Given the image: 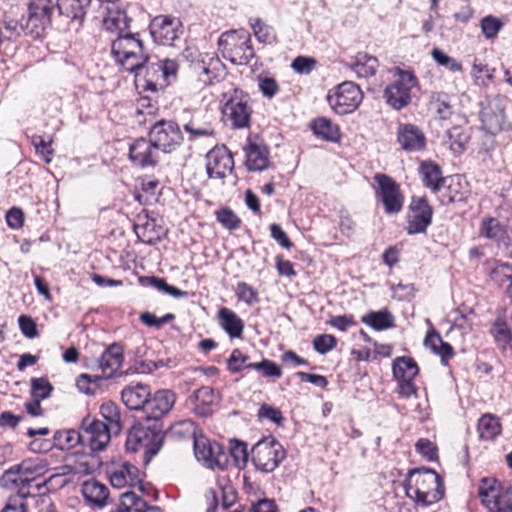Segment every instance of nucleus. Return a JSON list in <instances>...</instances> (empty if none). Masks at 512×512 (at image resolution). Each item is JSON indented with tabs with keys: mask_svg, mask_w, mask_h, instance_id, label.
<instances>
[{
	"mask_svg": "<svg viewBox=\"0 0 512 512\" xmlns=\"http://www.w3.org/2000/svg\"><path fill=\"white\" fill-rule=\"evenodd\" d=\"M82 494L88 502L103 507L106 505L109 490L104 484L91 479L82 484Z\"/></svg>",
	"mask_w": 512,
	"mask_h": 512,
	"instance_id": "obj_34",
	"label": "nucleus"
},
{
	"mask_svg": "<svg viewBox=\"0 0 512 512\" xmlns=\"http://www.w3.org/2000/svg\"><path fill=\"white\" fill-rule=\"evenodd\" d=\"M490 512H512V487L500 491L494 499L484 505Z\"/></svg>",
	"mask_w": 512,
	"mask_h": 512,
	"instance_id": "obj_42",
	"label": "nucleus"
},
{
	"mask_svg": "<svg viewBox=\"0 0 512 512\" xmlns=\"http://www.w3.org/2000/svg\"><path fill=\"white\" fill-rule=\"evenodd\" d=\"M337 345V339L331 334H320L313 339V348L319 354H326Z\"/></svg>",
	"mask_w": 512,
	"mask_h": 512,
	"instance_id": "obj_54",
	"label": "nucleus"
},
{
	"mask_svg": "<svg viewBox=\"0 0 512 512\" xmlns=\"http://www.w3.org/2000/svg\"><path fill=\"white\" fill-rule=\"evenodd\" d=\"M392 372L396 380L414 379L419 373V368L413 358L402 356L393 361Z\"/></svg>",
	"mask_w": 512,
	"mask_h": 512,
	"instance_id": "obj_37",
	"label": "nucleus"
},
{
	"mask_svg": "<svg viewBox=\"0 0 512 512\" xmlns=\"http://www.w3.org/2000/svg\"><path fill=\"white\" fill-rule=\"evenodd\" d=\"M219 399V393L209 386L196 389L190 396V401L194 404L193 412L201 418L212 415L213 406L218 403Z\"/></svg>",
	"mask_w": 512,
	"mask_h": 512,
	"instance_id": "obj_25",
	"label": "nucleus"
},
{
	"mask_svg": "<svg viewBox=\"0 0 512 512\" xmlns=\"http://www.w3.org/2000/svg\"><path fill=\"white\" fill-rule=\"evenodd\" d=\"M151 394V388L143 383H131L123 388L121 400L130 410H141L144 412Z\"/></svg>",
	"mask_w": 512,
	"mask_h": 512,
	"instance_id": "obj_26",
	"label": "nucleus"
},
{
	"mask_svg": "<svg viewBox=\"0 0 512 512\" xmlns=\"http://www.w3.org/2000/svg\"><path fill=\"white\" fill-rule=\"evenodd\" d=\"M217 221L226 229L233 231L240 227L241 220L230 208L224 207L215 213Z\"/></svg>",
	"mask_w": 512,
	"mask_h": 512,
	"instance_id": "obj_50",
	"label": "nucleus"
},
{
	"mask_svg": "<svg viewBox=\"0 0 512 512\" xmlns=\"http://www.w3.org/2000/svg\"><path fill=\"white\" fill-rule=\"evenodd\" d=\"M81 428L85 434V443L88 442L92 451L103 450L110 442L111 435L114 434L109 425L89 415L82 419Z\"/></svg>",
	"mask_w": 512,
	"mask_h": 512,
	"instance_id": "obj_18",
	"label": "nucleus"
},
{
	"mask_svg": "<svg viewBox=\"0 0 512 512\" xmlns=\"http://www.w3.org/2000/svg\"><path fill=\"white\" fill-rule=\"evenodd\" d=\"M480 232L482 236L495 241L503 240L507 234L505 227L492 217L483 219Z\"/></svg>",
	"mask_w": 512,
	"mask_h": 512,
	"instance_id": "obj_44",
	"label": "nucleus"
},
{
	"mask_svg": "<svg viewBox=\"0 0 512 512\" xmlns=\"http://www.w3.org/2000/svg\"><path fill=\"white\" fill-rule=\"evenodd\" d=\"M249 24L260 43L273 44L277 41L274 28L263 22L260 18L250 19Z\"/></svg>",
	"mask_w": 512,
	"mask_h": 512,
	"instance_id": "obj_41",
	"label": "nucleus"
},
{
	"mask_svg": "<svg viewBox=\"0 0 512 512\" xmlns=\"http://www.w3.org/2000/svg\"><path fill=\"white\" fill-rule=\"evenodd\" d=\"M179 65L176 60L164 59L151 62L147 55V61L139 65V68L130 70L134 75V81L138 88L144 91L156 92L167 87L176 79Z\"/></svg>",
	"mask_w": 512,
	"mask_h": 512,
	"instance_id": "obj_2",
	"label": "nucleus"
},
{
	"mask_svg": "<svg viewBox=\"0 0 512 512\" xmlns=\"http://www.w3.org/2000/svg\"><path fill=\"white\" fill-rule=\"evenodd\" d=\"M132 18L127 15L123 9H109L107 16L103 20V25L107 31L117 32L119 34L128 33Z\"/></svg>",
	"mask_w": 512,
	"mask_h": 512,
	"instance_id": "obj_32",
	"label": "nucleus"
},
{
	"mask_svg": "<svg viewBox=\"0 0 512 512\" xmlns=\"http://www.w3.org/2000/svg\"><path fill=\"white\" fill-rule=\"evenodd\" d=\"M78 444H85V434L75 430H57L53 436V447L59 450H70Z\"/></svg>",
	"mask_w": 512,
	"mask_h": 512,
	"instance_id": "obj_35",
	"label": "nucleus"
},
{
	"mask_svg": "<svg viewBox=\"0 0 512 512\" xmlns=\"http://www.w3.org/2000/svg\"><path fill=\"white\" fill-rule=\"evenodd\" d=\"M149 137L157 149L165 153L174 151L183 141L179 125L171 120L156 122L149 131Z\"/></svg>",
	"mask_w": 512,
	"mask_h": 512,
	"instance_id": "obj_17",
	"label": "nucleus"
},
{
	"mask_svg": "<svg viewBox=\"0 0 512 512\" xmlns=\"http://www.w3.org/2000/svg\"><path fill=\"white\" fill-rule=\"evenodd\" d=\"M363 100L360 87L351 81H345L328 92L327 101L338 115L354 112Z\"/></svg>",
	"mask_w": 512,
	"mask_h": 512,
	"instance_id": "obj_8",
	"label": "nucleus"
},
{
	"mask_svg": "<svg viewBox=\"0 0 512 512\" xmlns=\"http://www.w3.org/2000/svg\"><path fill=\"white\" fill-rule=\"evenodd\" d=\"M417 85L416 76L410 71L398 70L397 79L384 90V98L395 110H401L411 102V89Z\"/></svg>",
	"mask_w": 512,
	"mask_h": 512,
	"instance_id": "obj_14",
	"label": "nucleus"
},
{
	"mask_svg": "<svg viewBox=\"0 0 512 512\" xmlns=\"http://www.w3.org/2000/svg\"><path fill=\"white\" fill-rule=\"evenodd\" d=\"M140 321L148 327L160 329L164 324L169 323L175 319L173 313H167L164 316L158 318L151 312H143L139 317Z\"/></svg>",
	"mask_w": 512,
	"mask_h": 512,
	"instance_id": "obj_55",
	"label": "nucleus"
},
{
	"mask_svg": "<svg viewBox=\"0 0 512 512\" xmlns=\"http://www.w3.org/2000/svg\"><path fill=\"white\" fill-rule=\"evenodd\" d=\"M250 367L253 370L261 371L262 374L266 377L279 378L282 375L280 367L269 359L264 358L261 362L253 363V365H250Z\"/></svg>",
	"mask_w": 512,
	"mask_h": 512,
	"instance_id": "obj_56",
	"label": "nucleus"
},
{
	"mask_svg": "<svg viewBox=\"0 0 512 512\" xmlns=\"http://www.w3.org/2000/svg\"><path fill=\"white\" fill-rule=\"evenodd\" d=\"M252 112L248 94L239 89L232 92L222 108L225 121L234 129L248 128Z\"/></svg>",
	"mask_w": 512,
	"mask_h": 512,
	"instance_id": "obj_9",
	"label": "nucleus"
},
{
	"mask_svg": "<svg viewBox=\"0 0 512 512\" xmlns=\"http://www.w3.org/2000/svg\"><path fill=\"white\" fill-rule=\"evenodd\" d=\"M502 430L500 419L491 414L483 415L478 421V431L483 440H493Z\"/></svg>",
	"mask_w": 512,
	"mask_h": 512,
	"instance_id": "obj_39",
	"label": "nucleus"
},
{
	"mask_svg": "<svg viewBox=\"0 0 512 512\" xmlns=\"http://www.w3.org/2000/svg\"><path fill=\"white\" fill-rule=\"evenodd\" d=\"M245 166L249 171H263L270 166V151L267 145L248 140L244 147Z\"/></svg>",
	"mask_w": 512,
	"mask_h": 512,
	"instance_id": "obj_24",
	"label": "nucleus"
},
{
	"mask_svg": "<svg viewBox=\"0 0 512 512\" xmlns=\"http://www.w3.org/2000/svg\"><path fill=\"white\" fill-rule=\"evenodd\" d=\"M349 65L358 77L368 78L376 74L379 63L376 57L359 52L351 57Z\"/></svg>",
	"mask_w": 512,
	"mask_h": 512,
	"instance_id": "obj_33",
	"label": "nucleus"
},
{
	"mask_svg": "<svg viewBox=\"0 0 512 512\" xmlns=\"http://www.w3.org/2000/svg\"><path fill=\"white\" fill-rule=\"evenodd\" d=\"M92 0H58L56 7L59 11V31L78 32L85 21Z\"/></svg>",
	"mask_w": 512,
	"mask_h": 512,
	"instance_id": "obj_11",
	"label": "nucleus"
},
{
	"mask_svg": "<svg viewBox=\"0 0 512 512\" xmlns=\"http://www.w3.org/2000/svg\"><path fill=\"white\" fill-rule=\"evenodd\" d=\"M54 10L52 0H29L27 15L20 20L23 34L33 39L44 37L52 26Z\"/></svg>",
	"mask_w": 512,
	"mask_h": 512,
	"instance_id": "obj_5",
	"label": "nucleus"
},
{
	"mask_svg": "<svg viewBox=\"0 0 512 512\" xmlns=\"http://www.w3.org/2000/svg\"><path fill=\"white\" fill-rule=\"evenodd\" d=\"M150 35L154 42L164 46H175L183 34V25L179 18L169 15H158L149 25Z\"/></svg>",
	"mask_w": 512,
	"mask_h": 512,
	"instance_id": "obj_15",
	"label": "nucleus"
},
{
	"mask_svg": "<svg viewBox=\"0 0 512 512\" xmlns=\"http://www.w3.org/2000/svg\"><path fill=\"white\" fill-rule=\"evenodd\" d=\"M433 60L440 66L445 67L451 72H459L462 70L460 63L456 59L448 56L439 48H434L431 52Z\"/></svg>",
	"mask_w": 512,
	"mask_h": 512,
	"instance_id": "obj_53",
	"label": "nucleus"
},
{
	"mask_svg": "<svg viewBox=\"0 0 512 512\" xmlns=\"http://www.w3.org/2000/svg\"><path fill=\"white\" fill-rule=\"evenodd\" d=\"M504 22H502L498 17L493 15H487L483 17L480 21V27L483 35L486 39L495 38L500 30L503 28Z\"/></svg>",
	"mask_w": 512,
	"mask_h": 512,
	"instance_id": "obj_47",
	"label": "nucleus"
},
{
	"mask_svg": "<svg viewBox=\"0 0 512 512\" xmlns=\"http://www.w3.org/2000/svg\"><path fill=\"white\" fill-rule=\"evenodd\" d=\"M135 231L138 237H141L142 241L149 245L160 242L166 234L164 228L157 223L156 219L150 218L148 215H146L143 224L135 226Z\"/></svg>",
	"mask_w": 512,
	"mask_h": 512,
	"instance_id": "obj_31",
	"label": "nucleus"
},
{
	"mask_svg": "<svg viewBox=\"0 0 512 512\" xmlns=\"http://www.w3.org/2000/svg\"><path fill=\"white\" fill-rule=\"evenodd\" d=\"M128 156L134 166L142 169L153 168L159 162V150L150 138L135 139L129 146Z\"/></svg>",
	"mask_w": 512,
	"mask_h": 512,
	"instance_id": "obj_20",
	"label": "nucleus"
},
{
	"mask_svg": "<svg viewBox=\"0 0 512 512\" xmlns=\"http://www.w3.org/2000/svg\"><path fill=\"white\" fill-rule=\"evenodd\" d=\"M169 433L172 436L178 438H189L192 437L195 440L196 437V427L192 420H182L170 427Z\"/></svg>",
	"mask_w": 512,
	"mask_h": 512,
	"instance_id": "obj_51",
	"label": "nucleus"
},
{
	"mask_svg": "<svg viewBox=\"0 0 512 512\" xmlns=\"http://www.w3.org/2000/svg\"><path fill=\"white\" fill-rule=\"evenodd\" d=\"M32 144L38 154H41L46 163L51 161L53 155V149L51 148V142L46 141L43 136L34 135L32 137Z\"/></svg>",
	"mask_w": 512,
	"mask_h": 512,
	"instance_id": "obj_62",
	"label": "nucleus"
},
{
	"mask_svg": "<svg viewBox=\"0 0 512 512\" xmlns=\"http://www.w3.org/2000/svg\"><path fill=\"white\" fill-rule=\"evenodd\" d=\"M378 187L375 190V196L384 207L388 215H395L402 211L404 205V195L400 185L390 176L383 173H376L373 177Z\"/></svg>",
	"mask_w": 512,
	"mask_h": 512,
	"instance_id": "obj_10",
	"label": "nucleus"
},
{
	"mask_svg": "<svg viewBox=\"0 0 512 512\" xmlns=\"http://www.w3.org/2000/svg\"><path fill=\"white\" fill-rule=\"evenodd\" d=\"M176 394L170 389H159L150 394L149 400L144 410L145 418L153 420L156 424H161L160 420L166 416L174 407Z\"/></svg>",
	"mask_w": 512,
	"mask_h": 512,
	"instance_id": "obj_19",
	"label": "nucleus"
},
{
	"mask_svg": "<svg viewBox=\"0 0 512 512\" xmlns=\"http://www.w3.org/2000/svg\"><path fill=\"white\" fill-rule=\"evenodd\" d=\"M404 488L409 498L423 507L439 502L445 494L442 477L431 468H414L408 472Z\"/></svg>",
	"mask_w": 512,
	"mask_h": 512,
	"instance_id": "obj_1",
	"label": "nucleus"
},
{
	"mask_svg": "<svg viewBox=\"0 0 512 512\" xmlns=\"http://www.w3.org/2000/svg\"><path fill=\"white\" fill-rule=\"evenodd\" d=\"M111 55L122 70L129 72L145 63L149 54L140 39L139 33L128 32L119 34L112 41Z\"/></svg>",
	"mask_w": 512,
	"mask_h": 512,
	"instance_id": "obj_3",
	"label": "nucleus"
},
{
	"mask_svg": "<svg viewBox=\"0 0 512 512\" xmlns=\"http://www.w3.org/2000/svg\"><path fill=\"white\" fill-rule=\"evenodd\" d=\"M235 295L239 301L244 302L249 306L259 302L257 290L244 281L237 283L235 287Z\"/></svg>",
	"mask_w": 512,
	"mask_h": 512,
	"instance_id": "obj_46",
	"label": "nucleus"
},
{
	"mask_svg": "<svg viewBox=\"0 0 512 512\" xmlns=\"http://www.w3.org/2000/svg\"><path fill=\"white\" fill-rule=\"evenodd\" d=\"M361 322L376 331H382L394 327V316L388 310L370 311L361 318Z\"/></svg>",
	"mask_w": 512,
	"mask_h": 512,
	"instance_id": "obj_38",
	"label": "nucleus"
},
{
	"mask_svg": "<svg viewBox=\"0 0 512 512\" xmlns=\"http://www.w3.org/2000/svg\"><path fill=\"white\" fill-rule=\"evenodd\" d=\"M101 380L102 377L97 375L92 376L89 374H81L78 376L76 380V385L81 392H84L85 394L88 395H93L94 390L90 387V385L93 384L94 386H97L98 382H100Z\"/></svg>",
	"mask_w": 512,
	"mask_h": 512,
	"instance_id": "obj_63",
	"label": "nucleus"
},
{
	"mask_svg": "<svg viewBox=\"0 0 512 512\" xmlns=\"http://www.w3.org/2000/svg\"><path fill=\"white\" fill-rule=\"evenodd\" d=\"M124 361L123 346L114 342L106 347L97 359V367L106 378H110L120 369Z\"/></svg>",
	"mask_w": 512,
	"mask_h": 512,
	"instance_id": "obj_27",
	"label": "nucleus"
},
{
	"mask_svg": "<svg viewBox=\"0 0 512 512\" xmlns=\"http://www.w3.org/2000/svg\"><path fill=\"white\" fill-rule=\"evenodd\" d=\"M220 327L231 337L241 338L244 330V321L231 309L222 307L218 311Z\"/></svg>",
	"mask_w": 512,
	"mask_h": 512,
	"instance_id": "obj_29",
	"label": "nucleus"
},
{
	"mask_svg": "<svg viewBox=\"0 0 512 512\" xmlns=\"http://www.w3.org/2000/svg\"><path fill=\"white\" fill-rule=\"evenodd\" d=\"M218 45L222 56L235 65H247L255 56L251 35L245 29L222 33Z\"/></svg>",
	"mask_w": 512,
	"mask_h": 512,
	"instance_id": "obj_6",
	"label": "nucleus"
},
{
	"mask_svg": "<svg viewBox=\"0 0 512 512\" xmlns=\"http://www.w3.org/2000/svg\"><path fill=\"white\" fill-rule=\"evenodd\" d=\"M164 442L162 425L154 423L153 426L143 424L133 425L128 432L125 448L128 452L143 449V462L147 465L159 452Z\"/></svg>",
	"mask_w": 512,
	"mask_h": 512,
	"instance_id": "obj_4",
	"label": "nucleus"
},
{
	"mask_svg": "<svg viewBox=\"0 0 512 512\" xmlns=\"http://www.w3.org/2000/svg\"><path fill=\"white\" fill-rule=\"evenodd\" d=\"M229 454L234 459L235 465L238 468H243L246 466L249 453L247 451V444L245 442L237 439L231 440L228 455Z\"/></svg>",
	"mask_w": 512,
	"mask_h": 512,
	"instance_id": "obj_45",
	"label": "nucleus"
},
{
	"mask_svg": "<svg viewBox=\"0 0 512 512\" xmlns=\"http://www.w3.org/2000/svg\"><path fill=\"white\" fill-rule=\"evenodd\" d=\"M100 414L105 419L106 425H109V427L112 428L114 434H119L122 429V424L118 405L112 401L104 402L100 406Z\"/></svg>",
	"mask_w": 512,
	"mask_h": 512,
	"instance_id": "obj_40",
	"label": "nucleus"
},
{
	"mask_svg": "<svg viewBox=\"0 0 512 512\" xmlns=\"http://www.w3.org/2000/svg\"><path fill=\"white\" fill-rule=\"evenodd\" d=\"M397 141L401 148L408 152L423 150L426 137L419 127L410 123H400L397 129Z\"/></svg>",
	"mask_w": 512,
	"mask_h": 512,
	"instance_id": "obj_23",
	"label": "nucleus"
},
{
	"mask_svg": "<svg viewBox=\"0 0 512 512\" xmlns=\"http://www.w3.org/2000/svg\"><path fill=\"white\" fill-rule=\"evenodd\" d=\"M313 133L322 140L337 143L341 139L339 126L326 117H318L310 123Z\"/></svg>",
	"mask_w": 512,
	"mask_h": 512,
	"instance_id": "obj_30",
	"label": "nucleus"
},
{
	"mask_svg": "<svg viewBox=\"0 0 512 512\" xmlns=\"http://www.w3.org/2000/svg\"><path fill=\"white\" fill-rule=\"evenodd\" d=\"M419 174L423 185L434 193L440 191L441 187L444 185L445 178L442 176V170L440 166L433 161H422L419 167Z\"/></svg>",
	"mask_w": 512,
	"mask_h": 512,
	"instance_id": "obj_28",
	"label": "nucleus"
},
{
	"mask_svg": "<svg viewBox=\"0 0 512 512\" xmlns=\"http://www.w3.org/2000/svg\"><path fill=\"white\" fill-rule=\"evenodd\" d=\"M494 340L502 350H512V331L505 321H496L491 330Z\"/></svg>",
	"mask_w": 512,
	"mask_h": 512,
	"instance_id": "obj_43",
	"label": "nucleus"
},
{
	"mask_svg": "<svg viewBox=\"0 0 512 512\" xmlns=\"http://www.w3.org/2000/svg\"><path fill=\"white\" fill-rule=\"evenodd\" d=\"M214 121L215 117L211 111L198 110L193 113L190 121L184 124V130L190 135V140L213 136Z\"/></svg>",
	"mask_w": 512,
	"mask_h": 512,
	"instance_id": "obj_22",
	"label": "nucleus"
},
{
	"mask_svg": "<svg viewBox=\"0 0 512 512\" xmlns=\"http://www.w3.org/2000/svg\"><path fill=\"white\" fill-rule=\"evenodd\" d=\"M258 87L262 95L268 99L273 98L280 90L277 81L268 76L258 77Z\"/></svg>",
	"mask_w": 512,
	"mask_h": 512,
	"instance_id": "obj_59",
	"label": "nucleus"
},
{
	"mask_svg": "<svg viewBox=\"0 0 512 512\" xmlns=\"http://www.w3.org/2000/svg\"><path fill=\"white\" fill-rule=\"evenodd\" d=\"M250 365H253V363L249 362V357L244 355L238 348L232 351L227 360V368L231 373H238L244 369H251Z\"/></svg>",
	"mask_w": 512,
	"mask_h": 512,
	"instance_id": "obj_49",
	"label": "nucleus"
},
{
	"mask_svg": "<svg viewBox=\"0 0 512 512\" xmlns=\"http://www.w3.org/2000/svg\"><path fill=\"white\" fill-rule=\"evenodd\" d=\"M194 454L202 465L211 470H225L229 463L228 452L216 441L204 436L193 441Z\"/></svg>",
	"mask_w": 512,
	"mask_h": 512,
	"instance_id": "obj_12",
	"label": "nucleus"
},
{
	"mask_svg": "<svg viewBox=\"0 0 512 512\" xmlns=\"http://www.w3.org/2000/svg\"><path fill=\"white\" fill-rule=\"evenodd\" d=\"M432 105L441 119H448L453 113L452 106L446 95L439 94L433 101Z\"/></svg>",
	"mask_w": 512,
	"mask_h": 512,
	"instance_id": "obj_64",
	"label": "nucleus"
},
{
	"mask_svg": "<svg viewBox=\"0 0 512 512\" xmlns=\"http://www.w3.org/2000/svg\"><path fill=\"white\" fill-rule=\"evenodd\" d=\"M480 120L483 128L489 133L485 135L491 143L493 136L504 129L506 117L502 99L498 96H486L480 102Z\"/></svg>",
	"mask_w": 512,
	"mask_h": 512,
	"instance_id": "obj_13",
	"label": "nucleus"
},
{
	"mask_svg": "<svg viewBox=\"0 0 512 512\" xmlns=\"http://www.w3.org/2000/svg\"><path fill=\"white\" fill-rule=\"evenodd\" d=\"M433 218V208L426 197L413 196L406 215L408 235L426 233Z\"/></svg>",
	"mask_w": 512,
	"mask_h": 512,
	"instance_id": "obj_16",
	"label": "nucleus"
},
{
	"mask_svg": "<svg viewBox=\"0 0 512 512\" xmlns=\"http://www.w3.org/2000/svg\"><path fill=\"white\" fill-rule=\"evenodd\" d=\"M285 457V449L273 436L264 437L251 449L253 465L264 473L273 472Z\"/></svg>",
	"mask_w": 512,
	"mask_h": 512,
	"instance_id": "obj_7",
	"label": "nucleus"
},
{
	"mask_svg": "<svg viewBox=\"0 0 512 512\" xmlns=\"http://www.w3.org/2000/svg\"><path fill=\"white\" fill-rule=\"evenodd\" d=\"M257 416L259 419H268L277 425H282L284 421L281 410L266 403L260 406Z\"/></svg>",
	"mask_w": 512,
	"mask_h": 512,
	"instance_id": "obj_58",
	"label": "nucleus"
},
{
	"mask_svg": "<svg viewBox=\"0 0 512 512\" xmlns=\"http://www.w3.org/2000/svg\"><path fill=\"white\" fill-rule=\"evenodd\" d=\"M415 450L428 461L437 459V447L427 438H420L415 444Z\"/></svg>",
	"mask_w": 512,
	"mask_h": 512,
	"instance_id": "obj_57",
	"label": "nucleus"
},
{
	"mask_svg": "<svg viewBox=\"0 0 512 512\" xmlns=\"http://www.w3.org/2000/svg\"><path fill=\"white\" fill-rule=\"evenodd\" d=\"M233 167V156L225 146H216L206 155V172L209 178L224 179Z\"/></svg>",
	"mask_w": 512,
	"mask_h": 512,
	"instance_id": "obj_21",
	"label": "nucleus"
},
{
	"mask_svg": "<svg viewBox=\"0 0 512 512\" xmlns=\"http://www.w3.org/2000/svg\"><path fill=\"white\" fill-rule=\"evenodd\" d=\"M500 484L495 478H483L478 487V495L481 498L483 505L486 500H492L501 491Z\"/></svg>",
	"mask_w": 512,
	"mask_h": 512,
	"instance_id": "obj_48",
	"label": "nucleus"
},
{
	"mask_svg": "<svg viewBox=\"0 0 512 512\" xmlns=\"http://www.w3.org/2000/svg\"><path fill=\"white\" fill-rule=\"evenodd\" d=\"M53 390L51 383L44 377L31 379L32 397L38 400L48 398Z\"/></svg>",
	"mask_w": 512,
	"mask_h": 512,
	"instance_id": "obj_52",
	"label": "nucleus"
},
{
	"mask_svg": "<svg viewBox=\"0 0 512 512\" xmlns=\"http://www.w3.org/2000/svg\"><path fill=\"white\" fill-rule=\"evenodd\" d=\"M450 142V149L455 155H461L466 149L471 138V128L453 126L446 131Z\"/></svg>",
	"mask_w": 512,
	"mask_h": 512,
	"instance_id": "obj_36",
	"label": "nucleus"
},
{
	"mask_svg": "<svg viewBox=\"0 0 512 512\" xmlns=\"http://www.w3.org/2000/svg\"><path fill=\"white\" fill-rule=\"evenodd\" d=\"M316 60L312 57L297 56L291 64L292 69L299 73L307 75L312 72L316 66Z\"/></svg>",
	"mask_w": 512,
	"mask_h": 512,
	"instance_id": "obj_61",
	"label": "nucleus"
},
{
	"mask_svg": "<svg viewBox=\"0 0 512 512\" xmlns=\"http://www.w3.org/2000/svg\"><path fill=\"white\" fill-rule=\"evenodd\" d=\"M162 362H154L152 360H136L134 365L129 367L124 374H135V373H151L162 366Z\"/></svg>",
	"mask_w": 512,
	"mask_h": 512,
	"instance_id": "obj_60",
	"label": "nucleus"
}]
</instances>
